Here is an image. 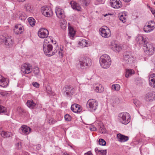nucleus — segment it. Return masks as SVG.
Masks as SVG:
<instances>
[{
	"label": "nucleus",
	"instance_id": "obj_1",
	"mask_svg": "<svg viewBox=\"0 0 155 155\" xmlns=\"http://www.w3.org/2000/svg\"><path fill=\"white\" fill-rule=\"evenodd\" d=\"M147 40V38L142 35H139L136 38L138 43L143 45L145 53L148 56H150L154 53V47L152 44L148 43Z\"/></svg>",
	"mask_w": 155,
	"mask_h": 155
},
{
	"label": "nucleus",
	"instance_id": "obj_2",
	"mask_svg": "<svg viewBox=\"0 0 155 155\" xmlns=\"http://www.w3.org/2000/svg\"><path fill=\"white\" fill-rule=\"evenodd\" d=\"M99 61L101 66L104 68H108L111 63L110 57L106 54H103L100 57Z\"/></svg>",
	"mask_w": 155,
	"mask_h": 155
},
{
	"label": "nucleus",
	"instance_id": "obj_3",
	"mask_svg": "<svg viewBox=\"0 0 155 155\" xmlns=\"http://www.w3.org/2000/svg\"><path fill=\"white\" fill-rule=\"evenodd\" d=\"M0 43L1 44H4L7 48L11 47L13 44V41L11 37L7 36L5 37L3 35L0 36Z\"/></svg>",
	"mask_w": 155,
	"mask_h": 155
},
{
	"label": "nucleus",
	"instance_id": "obj_4",
	"mask_svg": "<svg viewBox=\"0 0 155 155\" xmlns=\"http://www.w3.org/2000/svg\"><path fill=\"white\" fill-rule=\"evenodd\" d=\"M43 49L45 54L48 56H51L54 55L57 51V50L56 49L52 51V46L51 45L48 44H43Z\"/></svg>",
	"mask_w": 155,
	"mask_h": 155
},
{
	"label": "nucleus",
	"instance_id": "obj_5",
	"mask_svg": "<svg viewBox=\"0 0 155 155\" xmlns=\"http://www.w3.org/2000/svg\"><path fill=\"white\" fill-rule=\"evenodd\" d=\"M119 120L122 124H127L130 122V116L128 113H120L119 114Z\"/></svg>",
	"mask_w": 155,
	"mask_h": 155
},
{
	"label": "nucleus",
	"instance_id": "obj_6",
	"mask_svg": "<svg viewBox=\"0 0 155 155\" xmlns=\"http://www.w3.org/2000/svg\"><path fill=\"white\" fill-rule=\"evenodd\" d=\"M79 64L81 67H89L91 65V60L88 57L81 56L79 58Z\"/></svg>",
	"mask_w": 155,
	"mask_h": 155
},
{
	"label": "nucleus",
	"instance_id": "obj_7",
	"mask_svg": "<svg viewBox=\"0 0 155 155\" xmlns=\"http://www.w3.org/2000/svg\"><path fill=\"white\" fill-rule=\"evenodd\" d=\"M87 106L90 110L94 112L98 107V102L94 99H90L87 103Z\"/></svg>",
	"mask_w": 155,
	"mask_h": 155
},
{
	"label": "nucleus",
	"instance_id": "obj_8",
	"mask_svg": "<svg viewBox=\"0 0 155 155\" xmlns=\"http://www.w3.org/2000/svg\"><path fill=\"white\" fill-rule=\"evenodd\" d=\"M101 36L105 38L110 37L111 35V33L110 29L106 26H104L99 29Z\"/></svg>",
	"mask_w": 155,
	"mask_h": 155
},
{
	"label": "nucleus",
	"instance_id": "obj_9",
	"mask_svg": "<svg viewBox=\"0 0 155 155\" xmlns=\"http://www.w3.org/2000/svg\"><path fill=\"white\" fill-rule=\"evenodd\" d=\"M74 93V89L70 86L66 85L63 88V94L66 97H70Z\"/></svg>",
	"mask_w": 155,
	"mask_h": 155
},
{
	"label": "nucleus",
	"instance_id": "obj_10",
	"mask_svg": "<svg viewBox=\"0 0 155 155\" xmlns=\"http://www.w3.org/2000/svg\"><path fill=\"white\" fill-rule=\"evenodd\" d=\"M124 57V61L126 64H131L134 61V58L130 52H125Z\"/></svg>",
	"mask_w": 155,
	"mask_h": 155
},
{
	"label": "nucleus",
	"instance_id": "obj_11",
	"mask_svg": "<svg viewBox=\"0 0 155 155\" xmlns=\"http://www.w3.org/2000/svg\"><path fill=\"white\" fill-rule=\"evenodd\" d=\"M43 15L46 17H50L53 15V12L51 8L45 6L42 7L41 9Z\"/></svg>",
	"mask_w": 155,
	"mask_h": 155
},
{
	"label": "nucleus",
	"instance_id": "obj_12",
	"mask_svg": "<svg viewBox=\"0 0 155 155\" xmlns=\"http://www.w3.org/2000/svg\"><path fill=\"white\" fill-rule=\"evenodd\" d=\"M21 71L25 74H28L31 72V66L29 64L25 63L21 67Z\"/></svg>",
	"mask_w": 155,
	"mask_h": 155
},
{
	"label": "nucleus",
	"instance_id": "obj_13",
	"mask_svg": "<svg viewBox=\"0 0 155 155\" xmlns=\"http://www.w3.org/2000/svg\"><path fill=\"white\" fill-rule=\"evenodd\" d=\"M49 32L48 31L44 28L40 29L38 32V36L41 38H44L48 37Z\"/></svg>",
	"mask_w": 155,
	"mask_h": 155
},
{
	"label": "nucleus",
	"instance_id": "obj_14",
	"mask_svg": "<svg viewBox=\"0 0 155 155\" xmlns=\"http://www.w3.org/2000/svg\"><path fill=\"white\" fill-rule=\"evenodd\" d=\"M110 3L111 6L114 8L118 9L122 6V3L120 0H110Z\"/></svg>",
	"mask_w": 155,
	"mask_h": 155
},
{
	"label": "nucleus",
	"instance_id": "obj_15",
	"mask_svg": "<svg viewBox=\"0 0 155 155\" xmlns=\"http://www.w3.org/2000/svg\"><path fill=\"white\" fill-rule=\"evenodd\" d=\"M55 13L57 17L60 19H63L65 17L64 12L61 8L56 7L55 9Z\"/></svg>",
	"mask_w": 155,
	"mask_h": 155
},
{
	"label": "nucleus",
	"instance_id": "obj_16",
	"mask_svg": "<svg viewBox=\"0 0 155 155\" xmlns=\"http://www.w3.org/2000/svg\"><path fill=\"white\" fill-rule=\"evenodd\" d=\"M71 110L74 113H80L81 111V106L77 104H72L71 108Z\"/></svg>",
	"mask_w": 155,
	"mask_h": 155
},
{
	"label": "nucleus",
	"instance_id": "obj_17",
	"mask_svg": "<svg viewBox=\"0 0 155 155\" xmlns=\"http://www.w3.org/2000/svg\"><path fill=\"white\" fill-rule=\"evenodd\" d=\"M110 48L114 51L119 52L122 49V47L120 45L116 44L115 42H112L110 46Z\"/></svg>",
	"mask_w": 155,
	"mask_h": 155
},
{
	"label": "nucleus",
	"instance_id": "obj_18",
	"mask_svg": "<svg viewBox=\"0 0 155 155\" xmlns=\"http://www.w3.org/2000/svg\"><path fill=\"white\" fill-rule=\"evenodd\" d=\"M117 138L118 141L121 142H126L129 140L128 137L120 133L117 134Z\"/></svg>",
	"mask_w": 155,
	"mask_h": 155
},
{
	"label": "nucleus",
	"instance_id": "obj_19",
	"mask_svg": "<svg viewBox=\"0 0 155 155\" xmlns=\"http://www.w3.org/2000/svg\"><path fill=\"white\" fill-rule=\"evenodd\" d=\"M152 23L154 24V22L153 21H150L148 23L147 25H145L143 28V30L145 32L148 33L151 32L153 30V28H151L150 25H152Z\"/></svg>",
	"mask_w": 155,
	"mask_h": 155
},
{
	"label": "nucleus",
	"instance_id": "obj_20",
	"mask_svg": "<svg viewBox=\"0 0 155 155\" xmlns=\"http://www.w3.org/2000/svg\"><path fill=\"white\" fill-rule=\"evenodd\" d=\"M150 85L155 88V74L150 75L149 79Z\"/></svg>",
	"mask_w": 155,
	"mask_h": 155
},
{
	"label": "nucleus",
	"instance_id": "obj_21",
	"mask_svg": "<svg viewBox=\"0 0 155 155\" xmlns=\"http://www.w3.org/2000/svg\"><path fill=\"white\" fill-rule=\"evenodd\" d=\"M23 133L24 135H28L31 132V129L27 126L25 125H22L21 128Z\"/></svg>",
	"mask_w": 155,
	"mask_h": 155
},
{
	"label": "nucleus",
	"instance_id": "obj_22",
	"mask_svg": "<svg viewBox=\"0 0 155 155\" xmlns=\"http://www.w3.org/2000/svg\"><path fill=\"white\" fill-rule=\"evenodd\" d=\"M8 85V83L6 80L3 77L0 75V86L5 87Z\"/></svg>",
	"mask_w": 155,
	"mask_h": 155
},
{
	"label": "nucleus",
	"instance_id": "obj_23",
	"mask_svg": "<svg viewBox=\"0 0 155 155\" xmlns=\"http://www.w3.org/2000/svg\"><path fill=\"white\" fill-rule=\"evenodd\" d=\"M71 4L72 8L78 11H81V8L80 6L77 3L72 1L71 2Z\"/></svg>",
	"mask_w": 155,
	"mask_h": 155
},
{
	"label": "nucleus",
	"instance_id": "obj_24",
	"mask_svg": "<svg viewBox=\"0 0 155 155\" xmlns=\"http://www.w3.org/2000/svg\"><path fill=\"white\" fill-rule=\"evenodd\" d=\"M26 104L27 106L30 109H34L36 105L32 100H28Z\"/></svg>",
	"mask_w": 155,
	"mask_h": 155
},
{
	"label": "nucleus",
	"instance_id": "obj_25",
	"mask_svg": "<svg viewBox=\"0 0 155 155\" xmlns=\"http://www.w3.org/2000/svg\"><path fill=\"white\" fill-rule=\"evenodd\" d=\"M154 96L152 93H148L145 95V99L147 101H152L153 100Z\"/></svg>",
	"mask_w": 155,
	"mask_h": 155
},
{
	"label": "nucleus",
	"instance_id": "obj_26",
	"mask_svg": "<svg viewBox=\"0 0 155 155\" xmlns=\"http://www.w3.org/2000/svg\"><path fill=\"white\" fill-rule=\"evenodd\" d=\"M33 72L35 76L39 79H41V75L40 74V70L38 67L35 68L33 70Z\"/></svg>",
	"mask_w": 155,
	"mask_h": 155
},
{
	"label": "nucleus",
	"instance_id": "obj_27",
	"mask_svg": "<svg viewBox=\"0 0 155 155\" xmlns=\"http://www.w3.org/2000/svg\"><path fill=\"white\" fill-rule=\"evenodd\" d=\"M134 71L132 69H127L125 76L127 78L132 75L134 74Z\"/></svg>",
	"mask_w": 155,
	"mask_h": 155
},
{
	"label": "nucleus",
	"instance_id": "obj_28",
	"mask_svg": "<svg viewBox=\"0 0 155 155\" xmlns=\"http://www.w3.org/2000/svg\"><path fill=\"white\" fill-rule=\"evenodd\" d=\"M68 29L69 36L71 39H72L74 36L75 32L74 31L73 28L71 27H69Z\"/></svg>",
	"mask_w": 155,
	"mask_h": 155
},
{
	"label": "nucleus",
	"instance_id": "obj_29",
	"mask_svg": "<svg viewBox=\"0 0 155 155\" xmlns=\"http://www.w3.org/2000/svg\"><path fill=\"white\" fill-rule=\"evenodd\" d=\"M0 134L2 137L4 138L9 137H11L12 135V134L11 133L4 131H2L0 133Z\"/></svg>",
	"mask_w": 155,
	"mask_h": 155
},
{
	"label": "nucleus",
	"instance_id": "obj_30",
	"mask_svg": "<svg viewBox=\"0 0 155 155\" xmlns=\"http://www.w3.org/2000/svg\"><path fill=\"white\" fill-rule=\"evenodd\" d=\"M23 28L21 26V25H17L15 26V28L14 29V32L15 34H18L19 33L17 32V30L18 29L19 30H22Z\"/></svg>",
	"mask_w": 155,
	"mask_h": 155
},
{
	"label": "nucleus",
	"instance_id": "obj_31",
	"mask_svg": "<svg viewBox=\"0 0 155 155\" xmlns=\"http://www.w3.org/2000/svg\"><path fill=\"white\" fill-rule=\"evenodd\" d=\"M19 15V18L21 20H25L26 18V16L25 13L22 12H19L18 14Z\"/></svg>",
	"mask_w": 155,
	"mask_h": 155
},
{
	"label": "nucleus",
	"instance_id": "obj_32",
	"mask_svg": "<svg viewBox=\"0 0 155 155\" xmlns=\"http://www.w3.org/2000/svg\"><path fill=\"white\" fill-rule=\"evenodd\" d=\"M95 90L97 92L101 93L104 91V88L101 85H99L96 87Z\"/></svg>",
	"mask_w": 155,
	"mask_h": 155
},
{
	"label": "nucleus",
	"instance_id": "obj_33",
	"mask_svg": "<svg viewBox=\"0 0 155 155\" xmlns=\"http://www.w3.org/2000/svg\"><path fill=\"white\" fill-rule=\"evenodd\" d=\"M119 19L121 21L124 23L126 21V16L123 14H119Z\"/></svg>",
	"mask_w": 155,
	"mask_h": 155
},
{
	"label": "nucleus",
	"instance_id": "obj_34",
	"mask_svg": "<svg viewBox=\"0 0 155 155\" xmlns=\"http://www.w3.org/2000/svg\"><path fill=\"white\" fill-rule=\"evenodd\" d=\"M28 20L31 26H33L35 25V21L33 18L32 17H29L28 18Z\"/></svg>",
	"mask_w": 155,
	"mask_h": 155
},
{
	"label": "nucleus",
	"instance_id": "obj_35",
	"mask_svg": "<svg viewBox=\"0 0 155 155\" xmlns=\"http://www.w3.org/2000/svg\"><path fill=\"white\" fill-rule=\"evenodd\" d=\"M120 88V86L118 84H114L112 86V89L114 91H118Z\"/></svg>",
	"mask_w": 155,
	"mask_h": 155
},
{
	"label": "nucleus",
	"instance_id": "obj_36",
	"mask_svg": "<svg viewBox=\"0 0 155 155\" xmlns=\"http://www.w3.org/2000/svg\"><path fill=\"white\" fill-rule=\"evenodd\" d=\"M6 108L3 106L0 105V114L1 113L5 114L6 113ZM6 115H8L7 114H5Z\"/></svg>",
	"mask_w": 155,
	"mask_h": 155
},
{
	"label": "nucleus",
	"instance_id": "obj_37",
	"mask_svg": "<svg viewBox=\"0 0 155 155\" xmlns=\"http://www.w3.org/2000/svg\"><path fill=\"white\" fill-rule=\"evenodd\" d=\"M79 44L81 45H84L86 46L88 44V42L85 39H83L81 41H79Z\"/></svg>",
	"mask_w": 155,
	"mask_h": 155
},
{
	"label": "nucleus",
	"instance_id": "obj_38",
	"mask_svg": "<svg viewBox=\"0 0 155 155\" xmlns=\"http://www.w3.org/2000/svg\"><path fill=\"white\" fill-rule=\"evenodd\" d=\"M99 144L102 146H105L106 144V141L103 139L100 138L99 140Z\"/></svg>",
	"mask_w": 155,
	"mask_h": 155
},
{
	"label": "nucleus",
	"instance_id": "obj_39",
	"mask_svg": "<svg viewBox=\"0 0 155 155\" xmlns=\"http://www.w3.org/2000/svg\"><path fill=\"white\" fill-rule=\"evenodd\" d=\"M25 8H26L27 11L30 12L31 10V8L30 5L28 3H26L25 5Z\"/></svg>",
	"mask_w": 155,
	"mask_h": 155
},
{
	"label": "nucleus",
	"instance_id": "obj_40",
	"mask_svg": "<svg viewBox=\"0 0 155 155\" xmlns=\"http://www.w3.org/2000/svg\"><path fill=\"white\" fill-rule=\"evenodd\" d=\"M65 120L67 121H69L71 120V117L68 114H66L64 116Z\"/></svg>",
	"mask_w": 155,
	"mask_h": 155
},
{
	"label": "nucleus",
	"instance_id": "obj_41",
	"mask_svg": "<svg viewBox=\"0 0 155 155\" xmlns=\"http://www.w3.org/2000/svg\"><path fill=\"white\" fill-rule=\"evenodd\" d=\"M136 82L137 85H138L139 86H141L143 83V82L140 79L136 80Z\"/></svg>",
	"mask_w": 155,
	"mask_h": 155
},
{
	"label": "nucleus",
	"instance_id": "obj_42",
	"mask_svg": "<svg viewBox=\"0 0 155 155\" xmlns=\"http://www.w3.org/2000/svg\"><path fill=\"white\" fill-rule=\"evenodd\" d=\"M58 53L60 56H61V57H62L63 55V50L61 49H58Z\"/></svg>",
	"mask_w": 155,
	"mask_h": 155
},
{
	"label": "nucleus",
	"instance_id": "obj_43",
	"mask_svg": "<svg viewBox=\"0 0 155 155\" xmlns=\"http://www.w3.org/2000/svg\"><path fill=\"white\" fill-rule=\"evenodd\" d=\"M107 150H100V151L99 154H101V155H106V153H107Z\"/></svg>",
	"mask_w": 155,
	"mask_h": 155
},
{
	"label": "nucleus",
	"instance_id": "obj_44",
	"mask_svg": "<svg viewBox=\"0 0 155 155\" xmlns=\"http://www.w3.org/2000/svg\"><path fill=\"white\" fill-rule=\"evenodd\" d=\"M46 90L47 93L50 94L51 91V88L50 87L48 86L46 87Z\"/></svg>",
	"mask_w": 155,
	"mask_h": 155
},
{
	"label": "nucleus",
	"instance_id": "obj_45",
	"mask_svg": "<svg viewBox=\"0 0 155 155\" xmlns=\"http://www.w3.org/2000/svg\"><path fill=\"white\" fill-rule=\"evenodd\" d=\"M32 85L36 87H38L39 86V84L37 82H33L32 83Z\"/></svg>",
	"mask_w": 155,
	"mask_h": 155
},
{
	"label": "nucleus",
	"instance_id": "obj_46",
	"mask_svg": "<svg viewBox=\"0 0 155 155\" xmlns=\"http://www.w3.org/2000/svg\"><path fill=\"white\" fill-rule=\"evenodd\" d=\"M57 121L55 120L52 119L49 120V123L50 124H54Z\"/></svg>",
	"mask_w": 155,
	"mask_h": 155
},
{
	"label": "nucleus",
	"instance_id": "obj_47",
	"mask_svg": "<svg viewBox=\"0 0 155 155\" xmlns=\"http://www.w3.org/2000/svg\"><path fill=\"white\" fill-rule=\"evenodd\" d=\"M83 3L86 6H87L89 4V2L87 0H81Z\"/></svg>",
	"mask_w": 155,
	"mask_h": 155
},
{
	"label": "nucleus",
	"instance_id": "obj_48",
	"mask_svg": "<svg viewBox=\"0 0 155 155\" xmlns=\"http://www.w3.org/2000/svg\"><path fill=\"white\" fill-rule=\"evenodd\" d=\"M134 104L137 107L138 106L139 104V101L137 100H135L134 101Z\"/></svg>",
	"mask_w": 155,
	"mask_h": 155
},
{
	"label": "nucleus",
	"instance_id": "obj_49",
	"mask_svg": "<svg viewBox=\"0 0 155 155\" xmlns=\"http://www.w3.org/2000/svg\"><path fill=\"white\" fill-rule=\"evenodd\" d=\"M149 8H150V10L151 11L153 15H154L155 14V11L154 9L152 8L151 7H150V6L149 7Z\"/></svg>",
	"mask_w": 155,
	"mask_h": 155
},
{
	"label": "nucleus",
	"instance_id": "obj_50",
	"mask_svg": "<svg viewBox=\"0 0 155 155\" xmlns=\"http://www.w3.org/2000/svg\"><path fill=\"white\" fill-rule=\"evenodd\" d=\"M96 1L99 3V4H103L105 0H96Z\"/></svg>",
	"mask_w": 155,
	"mask_h": 155
},
{
	"label": "nucleus",
	"instance_id": "obj_51",
	"mask_svg": "<svg viewBox=\"0 0 155 155\" xmlns=\"http://www.w3.org/2000/svg\"><path fill=\"white\" fill-rule=\"evenodd\" d=\"M95 152L97 154H99V153L100 151V150L98 149L97 148H96L95 149Z\"/></svg>",
	"mask_w": 155,
	"mask_h": 155
},
{
	"label": "nucleus",
	"instance_id": "obj_52",
	"mask_svg": "<svg viewBox=\"0 0 155 155\" xmlns=\"http://www.w3.org/2000/svg\"><path fill=\"white\" fill-rule=\"evenodd\" d=\"M84 155H93L91 151H89L86 153H84Z\"/></svg>",
	"mask_w": 155,
	"mask_h": 155
},
{
	"label": "nucleus",
	"instance_id": "obj_53",
	"mask_svg": "<svg viewBox=\"0 0 155 155\" xmlns=\"http://www.w3.org/2000/svg\"><path fill=\"white\" fill-rule=\"evenodd\" d=\"M21 143H17V147H18V149H19L21 147Z\"/></svg>",
	"mask_w": 155,
	"mask_h": 155
},
{
	"label": "nucleus",
	"instance_id": "obj_54",
	"mask_svg": "<svg viewBox=\"0 0 155 155\" xmlns=\"http://www.w3.org/2000/svg\"><path fill=\"white\" fill-rule=\"evenodd\" d=\"M23 31L22 30H19L18 29L17 30V32L18 33H19L18 34H15L16 35H18V34H20L22 33Z\"/></svg>",
	"mask_w": 155,
	"mask_h": 155
},
{
	"label": "nucleus",
	"instance_id": "obj_55",
	"mask_svg": "<svg viewBox=\"0 0 155 155\" xmlns=\"http://www.w3.org/2000/svg\"><path fill=\"white\" fill-rule=\"evenodd\" d=\"M90 129L92 131H94L96 130V128L94 127L93 128H91Z\"/></svg>",
	"mask_w": 155,
	"mask_h": 155
},
{
	"label": "nucleus",
	"instance_id": "obj_56",
	"mask_svg": "<svg viewBox=\"0 0 155 155\" xmlns=\"http://www.w3.org/2000/svg\"><path fill=\"white\" fill-rule=\"evenodd\" d=\"M153 24V25H150V27L151 28H153V30L155 28V23Z\"/></svg>",
	"mask_w": 155,
	"mask_h": 155
},
{
	"label": "nucleus",
	"instance_id": "obj_57",
	"mask_svg": "<svg viewBox=\"0 0 155 155\" xmlns=\"http://www.w3.org/2000/svg\"><path fill=\"white\" fill-rule=\"evenodd\" d=\"M1 95L4 96L5 95V93L4 92H1Z\"/></svg>",
	"mask_w": 155,
	"mask_h": 155
},
{
	"label": "nucleus",
	"instance_id": "obj_58",
	"mask_svg": "<svg viewBox=\"0 0 155 155\" xmlns=\"http://www.w3.org/2000/svg\"><path fill=\"white\" fill-rule=\"evenodd\" d=\"M125 2H129L131 0H123Z\"/></svg>",
	"mask_w": 155,
	"mask_h": 155
},
{
	"label": "nucleus",
	"instance_id": "obj_59",
	"mask_svg": "<svg viewBox=\"0 0 155 155\" xmlns=\"http://www.w3.org/2000/svg\"><path fill=\"white\" fill-rule=\"evenodd\" d=\"M19 2H23L25 1V0H17Z\"/></svg>",
	"mask_w": 155,
	"mask_h": 155
},
{
	"label": "nucleus",
	"instance_id": "obj_60",
	"mask_svg": "<svg viewBox=\"0 0 155 155\" xmlns=\"http://www.w3.org/2000/svg\"><path fill=\"white\" fill-rule=\"evenodd\" d=\"M25 155H29L28 153H26L25 154Z\"/></svg>",
	"mask_w": 155,
	"mask_h": 155
},
{
	"label": "nucleus",
	"instance_id": "obj_61",
	"mask_svg": "<svg viewBox=\"0 0 155 155\" xmlns=\"http://www.w3.org/2000/svg\"><path fill=\"white\" fill-rule=\"evenodd\" d=\"M107 15V14H106V15H104V16H105V17H106Z\"/></svg>",
	"mask_w": 155,
	"mask_h": 155
},
{
	"label": "nucleus",
	"instance_id": "obj_62",
	"mask_svg": "<svg viewBox=\"0 0 155 155\" xmlns=\"http://www.w3.org/2000/svg\"><path fill=\"white\" fill-rule=\"evenodd\" d=\"M130 36H128V38L129 39H130Z\"/></svg>",
	"mask_w": 155,
	"mask_h": 155
},
{
	"label": "nucleus",
	"instance_id": "obj_63",
	"mask_svg": "<svg viewBox=\"0 0 155 155\" xmlns=\"http://www.w3.org/2000/svg\"><path fill=\"white\" fill-rule=\"evenodd\" d=\"M102 133H104V132H102Z\"/></svg>",
	"mask_w": 155,
	"mask_h": 155
},
{
	"label": "nucleus",
	"instance_id": "obj_64",
	"mask_svg": "<svg viewBox=\"0 0 155 155\" xmlns=\"http://www.w3.org/2000/svg\"><path fill=\"white\" fill-rule=\"evenodd\" d=\"M154 17H155V14H154Z\"/></svg>",
	"mask_w": 155,
	"mask_h": 155
}]
</instances>
